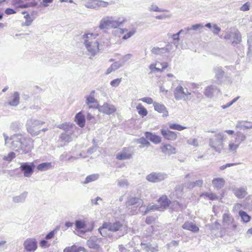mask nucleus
Here are the masks:
<instances>
[{"mask_svg": "<svg viewBox=\"0 0 252 252\" xmlns=\"http://www.w3.org/2000/svg\"><path fill=\"white\" fill-rule=\"evenodd\" d=\"M99 177L98 174H93L87 176L85 181L82 183L83 184H87L89 183L97 180Z\"/></svg>", "mask_w": 252, "mask_h": 252, "instance_id": "c85d7f7f", "label": "nucleus"}, {"mask_svg": "<svg viewBox=\"0 0 252 252\" xmlns=\"http://www.w3.org/2000/svg\"><path fill=\"white\" fill-rule=\"evenodd\" d=\"M169 128L171 129L178 130V131H182V130L186 129L187 128V126H182L178 124H169Z\"/></svg>", "mask_w": 252, "mask_h": 252, "instance_id": "79ce46f5", "label": "nucleus"}, {"mask_svg": "<svg viewBox=\"0 0 252 252\" xmlns=\"http://www.w3.org/2000/svg\"><path fill=\"white\" fill-rule=\"evenodd\" d=\"M154 107L155 110L160 113L163 117H167L168 115V111L167 110L164 105L155 102L154 103Z\"/></svg>", "mask_w": 252, "mask_h": 252, "instance_id": "a211bd4d", "label": "nucleus"}, {"mask_svg": "<svg viewBox=\"0 0 252 252\" xmlns=\"http://www.w3.org/2000/svg\"><path fill=\"white\" fill-rule=\"evenodd\" d=\"M214 92V88L213 86H208L207 87L204 91V94L207 97H212L213 96Z\"/></svg>", "mask_w": 252, "mask_h": 252, "instance_id": "f704fd0d", "label": "nucleus"}, {"mask_svg": "<svg viewBox=\"0 0 252 252\" xmlns=\"http://www.w3.org/2000/svg\"><path fill=\"white\" fill-rule=\"evenodd\" d=\"M200 196H204L212 200H217V199H218V195L217 194L214 193V192H203Z\"/></svg>", "mask_w": 252, "mask_h": 252, "instance_id": "58836bf2", "label": "nucleus"}, {"mask_svg": "<svg viewBox=\"0 0 252 252\" xmlns=\"http://www.w3.org/2000/svg\"><path fill=\"white\" fill-rule=\"evenodd\" d=\"M98 231L103 237H109L110 234V222H104Z\"/></svg>", "mask_w": 252, "mask_h": 252, "instance_id": "f8f14e48", "label": "nucleus"}, {"mask_svg": "<svg viewBox=\"0 0 252 252\" xmlns=\"http://www.w3.org/2000/svg\"><path fill=\"white\" fill-rule=\"evenodd\" d=\"M139 100H141L142 101V102H146V103L148 104H154V102L153 101V99L151 98V97H142V98L139 99Z\"/></svg>", "mask_w": 252, "mask_h": 252, "instance_id": "864d4df0", "label": "nucleus"}, {"mask_svg": "<svg viewBox=\"0 0 252 252\" xmlns=\"http://www.w3.org/2000/svg\"><path fill=\"white\" fill-rule=\"evenodd\" d=\"M97 241L98 240L95 237H93L87 241V244L90 248L97 250L99 247Z\"/></svg>", "mask_w": 252, "mask_h": 252, "instance_id": "b1692460", "label": "nucleus"}, {"mask_svg": "<svg viewBox=\"0 0 252 252\" xmlns=\"http://www.w3.org/2000/svg\"><path fill=\"white\" fill-rule=\"evenodd\" d=\"M51 167V163L46 162L39 164L37 166V169L39 171H44L50 169Z\"/></svg>", "mask_w": 252, "mask_h": 252, "instance_id": "c756f323", "label": "nucleus"}, {"mask_svg": "<svg viewBox=\"0 0 252 252\" xmlns=\"http://www.w3.org/2000/svg\"><path fill=\"white\" fill-rule=\"evenodd\" d=\"M122 81V79L117 78L113 80V81H111V86H118L120 84Z\"/></svg>", "mask_w": 252, "mask_h": 252, "instance_id": "bf43d9fd", "label": "nucleus"}, {"mask_svg": "<svg viewBox=\"0 0 252 252\" xmlns=\"http://www.w3.org/2000/svg\"><path fill=\"white\" fill-rule=\"evenodd\" d=\"M44 124L43 121L31 119L27 121L26 127L28 132L32 136H36L39 134L40 126Z\"/></svg>", "mask_w": 252, "mask_h": 252, "instance_id": "7ed1b4c3", "label": "nucleus"}, {"mask_svg": "<svg viewBox=\"0 0 252 252\" xmlns=\"http://www.w3.org/2000/svg\"><path fill=\"white\" fill-rule=\"evenodd\" d=\"M57 231V228H55L54 230L51 231L50 232H49L48 234H47L45 236V239L49 240V239H51L53 238Z\"/></svg>", "mask_w": 252, "mask_h": 252, "instance_id": "8fccbe9b", "label": "nucleus"}, {"mask_svg": "<svg viewBox=\"0 0 252 252\" xmlns=\"http://www.w3.org/2000/svg\"><path fill=\"white\" fill-rule=\"evenodd\" d=\"M132 157V154L128 148L125 147L123 149L122 152L118 153L116 155V158L118 159H129Z\"/></svg>", "mask_w": 252, "mask_h": 252, "instance_id": "f3484780", "label": "nucleus"}, {"mask_svg": "<svg viewBox=\"0 0 252 252\" xmlns=\"http://www.w3.org/2000/svg\"><path fill=\"white\" fill-rule=\"evenodd\" d=\"M238 149V144L236 143V138H235V141H230L228 144V149L230 152H236Z\"/></svg>", "mask_w": 252, "mask_h": 252, "instance_id": "4c0bfd02", "label": "nucleus"}, {"mask_svg": "<svg viewBox=\"0 0 252 252\" xmlns=\"http://www.w3.org/2000/svg\"><path fill=\"white\" fill-rule=\"evenodd\" d=\"M38 2L35 1H29L26 3H24V8H26L30 7H34L37 5Z\"/></svg>", "mask_w": 252, "mask_h": 252, "instance_id": "3c124183", "label": "nucleus"}, {"mask_svg": "<svg viewBox=\"0 0 252 252\" xmlns=\"http://www.w3.org/2000/svg\"><path fill=\"white\" fill-rule=\"evenodd\" d=\"M138 143L140 144V147L141 148L145 147V146L149 147V146H151V143H150L146 138H143V137L138 139Z\"/></svg>", "mask_w": 252, "mask_h": 252, "instance_id": "a18cd8bd", "label": "nucleus"}, {"mask_svg": "<svg viewBox=\"0 0 252 252\" xmlns=\"http://www.w3.org/2000/svg\"><path fill=\"white\" fill-rule=\"evenodd\" d=\"M12 99L8 102V104L12 106H17L19 104L20 94L18 92L14 93Z\"/></svg>", "mask_w": 252, "mask_h": 252, "instance_id": "393cba45", "label": "nucleus"}, {"mask_svg": "<svg viewBox=\"0 0 252 252\" xmlns=\"http://www.w3.org/2000/svg\"><path fill=\"white\" fill-rule=\"evenodd\" d=\"M35 165L33 162H26L21 163L20 170L26 177H30L34 172Z\"/></svg>", "mask_w": 252, "mask_h": 252, "instance_id": "20e7f679", "label": "nucleus"}, {"mask_svg": "<svg viewBox=\"0 0 252 252\" xmlns=\"http://www.w3.org/2000/svg\"><path fill=\"white\" fill-rule=\"evenodd\" d=\"M99 111L103 113L110 114V106L108 103H105L102 106L99 107Z\"/></svg>", "mask_w": 252, "mask_h": 252, "instance_id": "e433bc0d", "label": "nucleus"}, {"mask_svg": "<svg viewBox=\"0 0 252 252\" xmlns=\"http://www.w3.org/2000/svg\"><path fill=\"white\" fill-rule=\"evenodd\" d=\"M160 150L163 153L168 155H173V154H175L176 152L175 147L170 144H162L160 146Z\"/></svg>", "mask_w": 252, "mask_h": 252, "instance_id": "9b49d317", "label": "nucleus"}, {"mask_svg": "<svg viewBox=\"0 0 252 252\" xmlns=\"http://www.w3.org/2000/svg\"><path fill=\"white\" fill-rule=\"evenodd\" d=\"M39 245L42 248H47L50 246V244L46 240L42 239L39 242Z\"/></svg>", "mask_w": 252, "mask_h": 252, "instance_id": "603ef678", "label": "nucleus"}, {"mask_svg": "<svg viewBox=\"0 0 252 252\" xmlns=\"http://www.w3.org/2000/svg\"><path fill=\"white\" fill-rule=\"evenodd\" d=\"M97 149V146L95 144L94 146H92L87 150V153L91 155L94 152H95L96 151Z\"/></svg>", "mask_w": 252, "mask_h": 252, "instance_id": "13d9d810", "label": "nucleus"}, {"mask_svg": "<svg viewBox=\"0 0 252 252\" xmlns=\"http://www.w3.org/2000/svg\"><path fill=\"white\" fill-rule=\"evenodd\" d=\"M4 12L7 15H10L16 13V11L11 8H7L5 9Z\"/></svg>", "mask_w": 252, "mask_h": 252, "instance_id": "052dcab7", "label": "nucleus"}, {"mask_svg": "<svg viewBox=\"0 0 252 252\" xmlns=\"http://www.w3.org/2000/svg\"><path fill=\"white\" fill-rule=\"evenodd\" d=\"M234 219L231 217L230 214H224L222 215V223L229 224L234 222Z\"/></svg>", "mask_w": 252, "mask_h": 252, "instance_id": "72a5a7b5", "label": "nucleus"}, {"mask_svg": "<svg viewBox=\"0 0 252 252\" xmlns=\"http://www.w3.org/2000/svg\"><path fill=\"white\" fill-rule=\"evenodd\" d=\"M75 121L81 127H83L85 125V117L82 111L77 113L75 116Z\"/></svg>", "mask_w": 252, "mask_h": 252, "instance_id": "5701e85b", "label": "nucleus"}, {"mask_svg": "<svg viewBox=\"0 0 252 252\" xmlns=\"http://www.w3.org/2000/svg\"><path fill=\"white\" fill-rule=\"evenodd\" d=\"M250 4L249 2H246L240 7V10H243V11L249 10L250 9Z\"/></svg>", "mask_w": 252, "mask_h": 252, "instance_id": "4d7b16f0", "label": "nucleus"}, {"mask_svg": "<svg viewBox=\"0 0 252 252\" xmlns=\"http://www.w3.org/2000/svg\"><path fill=\"white\" fill-rule=\"evenodd\" d=\"M159 209V207L158 205H156V204H153V205H149L147 206L146 208V210L145 211L144 215L147 214V212L151 211V210H158Z\"/></svg>", "mask_w": 252, "mask_h": 252, "instance_id": "09e8293b", "label": "nucleus"}, {"mask_svg": "<svg viewBox=\"0 0 252 252\" xmlns=\"http://www.w3.org/2000/svg\"><path fill=\"white\" fill-rule=\"evenodd\" d=\"M159 203L158 209H166L170 206L171 203L170 200L169 199L168 196L166 195H162L158 199Z\"/></svg>", "mask_w": 252, "mask_h": 252, "instance_id": "9d476101", "label": "nucleus"}, {"mask_svg": "<svg viewBox=\"0 0 252 252\" xmlns=\"http://www.w3.org/2000/svg\"><path fill=\"white\" fill-rule=\"evenodd\" d=\"M110 27V18L106 17L103 18L99 22V29L104 33L107 32Z\"/></svg>", "mask_w": 252, "mask_h": 252, "instance_id": "1a4fd4ad", "label": "nucleus"}, {"mask_svg": "<svg viewBox=\"0 0 252 252\" xmlns=\"http://www.w3.org/2000/svg\"><path fill=\"white\" fill-rule=\"evenodd\" d=\"M182 228L187 230H189L193 232H197L199 231V228L196 224L191 221H186L182 225Z\"/></svg>", "mask_w": 252, "mask_h": 252, "instance_id": "6ab92c4d", "label": "nucleus"}, {"mask_svg": "<svg viewBox=\"0 0 252 252\" xmlns=\"http://www.w3.org/2000/svg\"><path fill=\"white\" fill-rule=\"evenodd\" d=\"M123 226H124L123 223L120 222V221H116L115 222L113 223L112 225H111V230H121Z\"/></svg>", "mask_w": 252, "mask_h": 252, "instance_id": "49530a36", "label": "nucleus"}, {"mask_svg": "<svg viewBox=\"0 0 252 252\" xmlns=\"http://www.w3.org/2000/svg\"><path fill=\"white\" fill-rule=\"evenodd\" d=\"M173 93L176 99H182L185 96L191 94V93L189 92L188 89L181 85L177 86L174 90Z\"/></svg>", "mask_w": 252, "mask_h": 252, "instance_id": "39448f33", "label": "nucleus"}, {"mask_svg": "<svg viewBox=\"0 0 252 252\" xmlns=\"http://www.w3.org/2000/svg\"><path fill=\"white\" fill-rule=\"evenodd\" d=\"M146 178L150 182H158V181L164 180L165 177L164 175L160 174V173H152L148 175Z\"/></svg>", "mask_w": 252, "mask_h": 252, "instance_id": "4468645a", "label": "nucleus"}, {"mask_svg": "<svg viewBox=\"0 0 252 252\" xmlns=\"http://www.w3.org/2000/svg\"><path fill=\"white\" fill-rule=\"evenodd\" d=\"M246 139V136L244 134L242 133V132H237L235 136V140L236 141V143L238 144V148L240 146V145L241 143H242V142L245 141V140Z\"/></svg>", "mask_w": 252, "mask_h": 252, "instance_id": "473e14b6", "label": "nucleus"}, {"mask_svg": "<svg viewBox=\"0 0 252 252\" xmlns=\"http://www.w3.org/2000/svg\"><path fill=\"white\" fill-rule=\"evenodd\" d=\"M203 184V181L202 179H200L199 180L195 181V182H193L191 184V187H202Z\"/></svg>", "mask_w": 252, "mask_h": 252, "instance_id": "5fc2aeb1", "label": "nucleus"}, {"mask_svg": "<svg viewBox=\"0 0 252 252\" xmlns=\"http://www.w3.org/2000/svg\"><path fill=\"white\" fill-rule=\"evenodd\" d=\"M23 246L27 252L35 251L37 248V241L33 238H28L24 241Z\"/></svg>", "mask_w": 252, "mask_h": 252, "instance_id": "423d86ee", "label": "nucleus"}, {"mask_svg": "<svg viewBox=\"0 0 252 252\" xmlns=\"http://www.w3.org/2000/svg\"><path fill=\"white\" fill-rule=\"evenodd\" d=\"M57 127L66 131L67 130H73V125L67 123H63L57 126Z\"/></svg>", "mask_w": 252, "mask_h": 252, "instance_id": "ea45409f", "label": "nucleus"}, {"mask_svg": "<svg viewBox=\"0 0 252 252\" xmlns=\"http://www.w3.org/2000/svg\"><path fill=\"white\" fill-rule=\"evenodd\" d=\"M9 140L11 141V148L21 154L31 151V146L26 143V139L22 134H14L10 137Z\"/></svg>", "mask_w": 252, "mask_h": 252, "instance_id": "f257e3e1", "label": "nucleus"}, {"mask_svg": "<svg viewBox=\"0 0 252 252\" xmlns=\"http://www.w3.org/2000/svg\"><path fill=\"white\" fill-rule=\"evenodd\" d=\"M98 34L87 33L82 35V39L87 50L88 55L91 57H94L98 52L99 43L95 36Z\"/></svg>", "mask_w": 252, "mask_h": 252, "instance_id": "f03ea898", "label": "nucleus"}, {"mask_svg": "<svg viewBox=\"0 0 252 252\" xmlns=\"http://www.w3.org/2000/svg\"><path fill=\"white\" fill-rule=\"evenodd\" d=\"M136 32V30L135 29H132L131 30L128 31L126 30V29H124L123 30H120L121 33H125L124 35L123 36V39H127L130 37L133 36Z\"/></svg>", "mask_w": 252, "mask_h": 252, "instance_id": "cd10ccee", "label": "nucleus"}, {"mask_svg": "<svg viewBox=\"0 0 252 252\" xmlns=\"http://www.w3.org/2000/svg\"><path fill=\"white\" fill-rule=\"evenodd\" d=\"M239 215L244 222L247 223V222L250 221L251 220V217L247 214L246 212L243 211H239Z\"/></svg>", "mask_w": 252, "mask_h": 252, "instance_id": "a19ab883", "label": "nucleus"}, {"mask_svg": "<svg viewBox=\"0 0 252 252\" xmlns=\"http://www.w3.org/2000/svg\"><path fill=\"white\" fill-rule=\"evenodd\" d=\"M225 183V180L223 178H214L212 181V184L214 188L217 189L224 187Z\"/></svg>", "mask_w": 252, "mask_h": 252, "instance_id": "412c9836", "label": "nucleus"}, {"mask_svg": "<svg viewBox=\"0 0 252 252\" xmlns=\"http://www.w3.org/2000/svg\"><path fill=\"white\" fill-rule=\"evenodd\" d=\"M122 65V62L114 63L113 64H111V69H116L117 67H120Z\"/></svg>", "mask_w": 252, "mask_h": 252, "instance_id": "338daca9", "label": "nucleus"}, {"mask_svg": "<svg viewBox=\"0 0 252 252\" xmlns=\"http://www.w3.org/2000/svg\"><path fill=\"white\" fill-rule=\"evenodd\" d=\"M156 219L154 218L153 217H147L145 221L148 224H151V223L155 221Z\"/></svg>", "mask_w": 252, "mask_h": 252, "instance_id": "680f3d73", "label": "nucleus"}, {"mask_svg": "<svg viewBox=\"0 0 252 252\" xmlns=\"http://www.w3.org/2000/svg\"><path fill=\"white\" fill-rule=\"evenodd\" d=\"M68 157H67V154L66 152H64L63 153L59 158V160L61 161H64L67 160Z\"/></svg>", "mask_w": 252, "mask_h": 252, "instance_id": "6e6d98bb", "label": "nucleus"}, {"mask_svg": "<svg viewBox=\"0 0 252 252\" xmlns=\"http://www.w3.org/2000/svg\"><path fill=\"white\" fill-rule=\"evenodd\" d=\"M217 136H218L219 138H220V140L218 141L219 144L218 145H213L212 147L214 148V149H215L216 151L220 152L221 150H222L224 146L223 136L222 135H221V134H218Z\"/></svg>", "mask_w": 252, "mask_h": 252, "instance_id": "a878e982", "label": "nucleus"}, {"mask_svg": "<svg viewBox=\"0 0 252 252\" xmlns=\"http://www.w3.org/2000/svg\"><path fill=\"white\" fill-rule=\"evenodd\" d=\"M73 133V130H67L66 131H64L60 135L59 140L63 143V144L61 145V147L63 146L66 143H68L72 140L71 135Z\"/></svg>", "mask_w": 252, "mask_h": 252, "instance_id": "0eeeda50", "label": "nucleus"}, {"mask_svg": "<svg viewBox=\"0 0 252 252\" xmlns=\"http://www.w3.org/2000/svg\"><path fill=\"white\" fill-rule=\"evenodd\" d=\"M237 163H229L224 164V165L221 166L220 167V169L221 170L225 169L227 167L235 166V165H237Z\"/></svg>", "mask_w": 252, "mask_h": 252, "instance_id": "e2e57ef3", "label": "nucleus"}, {"mask_svg": "<svg viewBox=\"0 0 252 252\" xmlns=\"http://www.w3.org/2000/svg\"><path fill=\"white\" fill-rule=\"evenodd\" d=\"M53 0H42L41 3L44 6L46 7L48 5V3H52Z\"/></svg>", "mask_w": 252, "mask_h": 252, "instance_id": "774afa93", "label": "nucleus"}, {"mask_svg": "<svg viewBox=\"0 0 252 252\" xmlns=\"http://www.w3.org/2000/svg\"><path fill=\"white\" fill-rule=\"evenodd\" d=\"M143 204L144 201L143 200L141 199L140 198H137V197H133L128 200L127 202V205L128 206H135V205H136L137 206L141 207Z\"/></svg>", "mask_w": 252, "mask_h": 252, "instance_id": "4be33fe9", "label": "nucleus"}, {"mask_svg": "<svg viewBox=\"0 0 252 252\" xmlns=\"http://www.w3.org/2000/svg\"><path fill=\"white\" fill-rule=\"evenodd\" d=\"M101 200H102L101 198H100V197L97 196L95 199H91V203H92V204L98 205V201H101Z\"/></svg>", "mask_w": 252, "mask_h": 252, "instance_id": "0e129e2a", "label": "nucleus"}, {"mask_svg": "<svg viewBox=\"0 0 252 252\" xmlns=\"http://www.w3.org/2000/svg\"><path fill=\"white\" fill-rule=\"evenodd\" d=\"M234 193L238 198H243L247 194V191L245 188H237L234 189Z\"/></svg>", "mask_w": 252, "mask_h": 252, "instance_id": "bb28decb", "label": "nucleus"}, {"mask_svg": "<svg viewBox=\"0 0 252 252\" xmlns=\"http://www.w3.org/2000/svg\"><path fill=\"white\" fill-rule=\"evenodd\" d=\"M158 63H152L150 64L149 68L152 72H162L164 69L166 68L168 66V63L167 62H162L160 63V65L161 66V68H159V67H157Z\"/></svg>", "mask_w": 252, "mask_h": 252, "instance_id": "2eb2a0df", "label": "nucleus"}, {"mask_svg": "<svg viewBox=\"0 0 252 252\" xmlns=\"http://www.w3.org/2000/svg\"><path fill=\"white\" fill-rule=\"evenodd\" d=\"M136 109L138 111V113L142 117H145V116H147L148 113L147 109H146V108H145L141 103H138L136 106Z\"/></svg>", "mask_w": 252, "mask_h": 252, "instance_id": "7c9ffc66", "label": "nucleus"}, {"mask_svg": "<svg viewBox=\"0 0 252 252\" xmlns=\"http://www.w3.org/2000/svg\"><path fill=\"white\" fill-rule=\"evenodd\" d=\"M12 5L16 8H24V2L22 0H12Z\"/></svg>", "mask_w": 252, "mask_h": 252, "instance_id": "c03bdc74", "label": "nucleus"}, {"mask_svg": "<svg viewBox=\"0 0 252 252\" xmlns=\"http://www.w3.org/2000/svg\"><path fill=\"white\" fill-rule=\"evenodd\" d=\"M160 133L162 137L167 140H175L178 137L176 132L169 129H161Z\"/></svg>", "mask_w": 252, "mask_h": 252, "instance_id": "6e6552de", "label": "nucleus"}, {"mask_svg": "<svg viewBox=\"0 0 252 252\" xmlns=\"http://www.w3.org/2000/svg\"><path fill=\"white\" fill-rule=\"evenodd\" d=\"M15 158V153L13 152L9 153L7 156H4L3 159L7 161H11Z\"/></svg>", "mask_w": 252, "mask_h": 252, "instance_id": "de8ad7c7", "label": "nucleus"}, {"mask_svg": "<svg viewBox=\"0 0 252 252\" xmlns=\"http://www.w3.org/2000/svg\"><path fill=\"white\" fill-rule=\"evenodd\" d=\"M33 20H26L25 22H23L21 24V26L22 27L24 26H30L32 22H33Z\"/></svg>", "mask_w": 252, "mask_h": 252, "instance_id": "69168bd1", "label": "nucleus"}, {"mask_svg": "<svg viewBox=\"0 0 252 252\" xmlns=\"http://www.w3.org/2000/svg\"><path fill=\"white\" fill-rule=\"evenodd\" d=\"M145 135L146 138L148 139L152 143H155V144H158V143H160L162 141V138L160 136L152 133V132H146Z\"/></svg>", "mask_w": 252, "mask_h": 252, "instance_id": "ddd939ff", "label": "nucleus"}, {"mask_svg": "<svg viewBox=\"0 0 252 252\" xmlns=\"http://www.w3.org/2000/svg\"><path fill=\"white\" fill-rule=\"evenodd\" d=\"M75 230L76 231H80L83 233L87 232V230H83L87 226L86 222L83 220H75Z\"/></svg>", "mask_w": 252, "mask_h": 252, "instance_id": "aec40b11", "label": "nucleus"}, {"mask_svg": "<svg viewBox=\"0 0 252 252\" xmlns=\"http://www.w3.org/2000/svg\"><path fill=\"white\" fill-rule=\"evenodd\" d=\"M28 195V192L25 191L18 195L12 197V201L14 203H24L25 202Z\"/></svg>", "mask_w": 252, "mask_h": 252, "instance_id": "dca6fc26", "label": "nucleus"}, {"mask_svg": "<svg viewBox=\"0 0 252 252\" xmlns=\"http://www.w3.org/2000/svg\"><path fill=\"white\" fill-rule=\"evenodd\" d=\"M126 21L125 17H119L118 20H111V27L113 28H117V27L120 26L122 24L124 23Z\"/></svg>", "mask_w": 252, "mask_h": 252, "instance_id": "2f4dec72", "label": "nucleus"}, {"mask_svg": "<svg viewBox=\"0 0 252 252\" xmlns=\"http://www.w3.org/2000/svg\"><path fill=\"white\" fill-rule=\"evenodd\" d=\"M168 49L166 48L154 47L151 50V52L154 54H161L163 53L168 52Z\"/></svg>", "mask_w": 252, "mask_h": 252, "instance_id": "c9c22d12", "label": "nucleus"}, {"mask_svg": "<svg viewBox=\"0 0 252 252\" xmlns=\"http://www.w3.org/2000/svg\"><path fill=\"white\" fill-rule=\"evenodd\" d=\"M97 103V101L94 98V96H92V95H89V96H88L86 98V104L88 105V108L90 109V108H94L92 106H90V105H89L90 104H91V103Z\"/></svg>", "mask_w": 252, "mask_h": 252, "instance_id": "37998d69", "label": "nucleus"}]
</instances>
